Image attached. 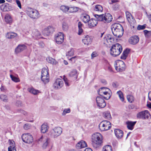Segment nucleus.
<instances>
[{
  "label": "nucleus",
  "instance_id": "5fc2aeb1",
  "mask_svg": "<svg viewBox=\"0 0 151 151\" xmlns=\"http://www.w3.org/2000/svg\"><path fill=\"white\" fill-rule=\"evenodd\" d=\"M112 8L114 10H118L119 9V5L118 4H115L113 5Z\"/></svg>",
  "mask_w": 151,
  "mask_h": 151
},
{
  "label": "nucleus",
  "instance_id": "6e6552de",
  "mask_svg": "<svg viewBox=\"0 0 151 151\" xmlns=\"http://www.w3.org/2000/svg\"><path fill=\"white\" fill-rule=\"evenodd\" d=\"M22 138L23 142L26 143H31L33 141L32 136L28 133H24L22 134Z\"/></svg>",
  "mask_w": 151,
  "mask_h": 151
},
{
  "label": "nucleus",
  "instance_id": "f704fd0d",
  "mask_svg": "<svg viewBox=\"0 0 151 151\" xmlns=\"http://www.w3.org/2000/svg\"><path fill=\"white\" fill-rule=\"evenodd\" d=\"M95 11L99 12H101L103 10V8L102 6L100 5H97L95 6L94 8Z\"/></svg>",
  "mask_w": 151,
  "mask_h": 151
},
{
  "label": "nucleus",
  "instance_id": "4d7b16f0",
  "mask_svg": "<svg viewBox=\"0 0 151 151\" xmlns=\"http://www.w3.org/2000/svg\"><path fill=\"white\" fill-rule=\"evenodd\" d=\"M63 79L64 81L65 84L66 86H70V84L68 82V80L65 76L64 77Z\"/></svg>",
  "mask_w": 151,
  "mask_h": 151
},
{
  "label": "nucleus",
  "instance_id": "864d4df0",
  "mask_svg": "<svg viewBox=\"0 0 151 151\" xmlns=\"http://www.w3.org/2000/svg\"><path fill=\"white\" fill-rule=\"evenodd\" d=\"M31 125L29 124H26L23 126L24 129L26 130L30 129L31 128Z\"/></svg>",
  "mask_w": 151,
  "mask_h": 151
},
{
  "label": "nucleus",
  "instance_id": "7ed1b4c3",
  "mask_svg": "<svg viewBox=\"0 0 151 151\" xmlns=\"http://www.w3.org/2000/svg\"><path fill=\"white\" fill-rule=\"evenodd\" d=\"M122 51V47L119 43H116L113 45L110 49L111 55L115 57L119 55Z\"/></svg>",
  "mask_w": 151,
  "mask_h": 151
},
{
  "label": "nucleus",
  "instance_id": "bf43d9fd",
  "mask_svg": "<svg viewBox=\"0 0 151 151\" xmlns=\"http://www.w3.org/2000/svg\"><path fill=\"white\" fill-rule=\"evenodd\" d=\"M146 37H149L150 35V32L148 30H145L143 31Z\"/></svg>",
  "mask_w": 151,
  "mask_h": 151
},
{
  "label": "nucleus",
  "instance_id": "7c9ffc66",
  "mask_svg": "<svg viewBox=\"0 0 151 151\" xmlns=\"http://www.w3.org/2000/svg\"><path fill=\"white\" fill-rule=\"evenodd\" d=\"M60 9L63 12L66 13H68L69 7L68 6L65 5H62L60 6Z\"/></svg>",
  "mask_w": 151,
  "mask_h": 151
},
{
  "label": "nucleus",
  "instance_id": "b1692460",
  "mask_svg": "<svg viewBox=\"0 0 151 151\" xmlns=\"http://www.w3.org/2000/svg\"><path fill=\"white\" fill-rule=\"evenodd\" d=\"M81 18L82 21L85 23H87L90 19L89 16L86 14H82L81 16Z\"/></svg>",
  "mask_w": 151,
  "mask_h": 151
},
{
  "label": "nucleus",
  "instance_id": "79ce46f5",
  "mask_svg": "<svg viewBox=\"0 0 151 151\" xmlns=\"http://www.w3.org/2000/svg\"><path fill=\"white\" fill-rule=\"evenodd\" d=\"M41 76H49L48 72L46 68H43L42 70Z\"/></svg>",
  "mask_w": 151,
  "mask_h": 151
},
{
  "label": "nucleus",
  "instance_id": "a18cd8bd",
  "mask_svg": "<svg viewBox=\"0 0 151 151\" xmlns=\"http://www.w3.org/2000/svg\"><path fill=\"white\" fill-rule=\"evenodd\" d=\"M10 76L12 80L13 81L15 82H18L20 81V80L19 78L14 76L12 74H10Z\"/></svg>",
  "mask_w": 151,
  "mask_h": 151
},
{
  "label": "nucleus",
  "instance_id": "338daca9",
  "mask_svg": "<svg viewBox=\"0 0 151 151\" xmlns=\"http://www.w3.org/2000/svg\"><path fill=\"white\" fill-rule=\"evenodd\" d=\"M39 46L41 47H43L44 46V44L42 42H40L39 43Z\"/></svg>",
  "mask_w": 151,
  "mask_h": 151
},
{
  "label": "nucleus",
  "instance_id": "8fccbe9b",
  "mask_svg": "<svg viewBox=\"0 0 151 151\" xmlns=\"http://www.w3.org/2000/svg\"><path fill=\"white\" fill-rule=\"evenodd\" d=\"M127 99L129 102L132 103L133 102L134 100V97L132 95H129L127 96Z\"/></svg>",
  "mask_w": 151,
  "mask_h": 151
},
{
  "label": "nucleus",
  "instance_id": "c9c22d12",
  "mask_svg": "<svg viewBox=\"0 0 151 151\" xmlns=\"http://www.w3.org/2000/svg\"><path fill=\"white\" fill-rule=\"evenodd\" d=\"M41 79L44 83H47L49 81V76H41Z\"/></svg>",
  "mask_w": 151,
  "mask_h": 151
},
{
  "label": "nucleus",
  "instance_id": "1a4fd4ad",
  "mask_svg": "<svg viewBox=\"0 0 151 151\" xmlns=\"http://www.w3.org/2000/svg\"><path fill=\"white\" fill-rule=\"evenodd\" d=\"M27 14L30 18L33 19H37L39 17V13L36 9H30L28 10Z\"/></svg>",
  "mask_w": 151,
  "mask_h": 151
},
{
  "label": "nucleus",
  "instance_id": "4468645a",
  "mask_svg": "<svg viewBox=\"0 0 151 151\" xmlns=\"http://www.w3.org/2000/svg\"><path fill=\"white\" fill-rule=\"evenodd\" d=\"M96 100L97 106L98 107L101 108H103L106 106V103L102 97L97 96L96 98Z\"/></svg>",
  "mask_w": 151,
  "mask_h": 151
},
{
  "label": "nucleus",
  "instance_id": "ea45409f",
  "mask_svg": "<svg viewBox=\"0 0 151 151\" xmlns=\"http://www.w3.org/2000/svg\"><path fill=\"white\" fill-rule=\"evenodd\" d=\"M82 25L83 24L81 22H78V34L79 35H81V33L83 32V30L82 29Z\"/></svg>",
  "mask_w": 151,
  "mask_h": 151
},
{
  "label": "nucleus",
  "instance_id": "3c124183",
  "mask_svg": "<svg viewBox=\"0 0 151 151\" xmlns=\"http://www.w3.org/2000/svg\"><path fill=\"white\" fill-rule=\"evenodd\" d=\"M0 99L2 101L6 102L7 101V96L3 94H1L0 96Z\"/></svg>",
  "mask_w": 151,
  "mask_h": 151
},
{
  "label": "nucleus",
  "instance_id": "9b49d317",
  "mask_svg": "<svg viewBox=\"0 0 151 151\" xmlns=\"http://www.w3.org/2000/svg\"><path fill=\"white\" fill-rule=\"evenodd\" d=\"M114 39L111 35L108 34L105 35L104 38V44L110 45L114 43Z\"/></svg>",
  "mask_w": 151,
  "mask_h": 151
},
{
  "label": "nucleus",
  "instance_id": "423d86ee",
  "mask_svg": "<svg viewBox=\"0 0 151 151\" xmlns=\"http://www.w3.org/2000/svg\"><path fill=\"white\" fill-rule=\"evenodd\" d=\"M62 132V128L60 127H57L51 130L49 134L52 137L56 138L60 136Z\"/></svg>",
  "mask_w": 151,
  "mask_h": 151
},
{
  "label": "nucleus",
  "instance_id": "603ef678",
  "mask_svg": "<svg viewBox=\"0 0 151 151\" xmlns=\"http://www.w3.org/2000/svg\"><path fill=\"white\" fill-rule=\"evenodd\" d=\"M74 54V50L72 48L70 51H69L66 54L67 56H71L73 55Z\"/></svg>",
  "mask_w": 151,
  "mask_h": 151
},
{
  "label": "nucleus",
  "instance_id": "e433bc0d",
  "mask_svg": "<svg viewBox=\"0 0 151 151\" xmlns=\"http://www.w3.org/2000/svg\"><path fill=\"white\" fill-rule=\"evenodd\" d=\"M28 90L30 93L35 95L37 94L40 92L39 90H36L33 88H29Z\"/></svg>",
  "mask_w": 151,
  "mask_h": 151
},
{
  "label": "nucleus",
  "instance_id": "39448f33",
  "mask_svg": "<svg viewBox=\"0 0 151 151\" xmlns=\"http://www.w3.org/2000/svg\"><path fill=\"white\" fill-rule=\"evenodd\" d=\"M111 123L108 121L105 120L102 121L99 125V128L101 131L108 130L111 127Z\"/></svg>",
  "mask_w": 151,
  "mask_h": 151
},
{
  "label": "nucleus",
  "instance_id": "dca6fc26",
  "mask_svg": "<svg viewBox=\"0 0 151 151\" xmlns=\"http://www.w3.org/2000/svg\"><path fill=\"white\" fill-rule=\"evenodd\" d=\"M27 46L24 44H19L15 48L14 52L17 54L27 49Z\"/></svg>",
  "mask_w": 151,
  "mask_h": 151
},
{
  "label": "nucleus",
  "instance_id": "052dcab7",
  "mask_svg": "<svg viewBox=\"0 0 151 151\" xmlns=\"http://www.w3.org/2000/svg\"><path fill=\"white\" fill-rule=\"evenodd\" d=\"M110 97L111 95L109 93H108L105 96H103V97L106 100L109 99L110 98Z\"/></svg>",
  "mask_w": 151,
  "mask_h": 151
},
{
  "label": "nucleus",
  "instance_id": "de8ad7c7",
  "mask_svg": "<svg viewBox=\"0 0 151 151\" xmlns=\"http://www.w3.org/2000/svg\"><path fill=\"white\" fill-rule=\"evenodd\" d=\"M47 62L52 64H55L56 61L55 60L51 57H49L47 58Z\"/></svg>",
  "mask_w": 151,
  "mask_h": 151
},
{
  "label": "nucleus",
  "instance_id": "bb28decb",
  "mask_svg": "<svg viewBox=\"0 0 151 151\" xmlns=\"http://www.w3.org/2000/svg\"><path fill=\"white\" fill-rule=\"evenodd\" d=\"M137 122H132L131 121H128L126 122L127 125V128L129 129L132 130L133 129L134 127Z\"/></svg>",
  "mask_w": 151,
  "mask_h": 151
},
{
  "label": "nucleus",
  "instance_id": "412c9836",
  "mask_svg": "<svg viewBox=\"0 0 151 151\" xmlns=\"http://www.w3.org/2000/svg\"><path fill=\"white\" fill-rule=\"evenodd\" d=\"M88 23L89 27L92 28L96 25L97 21L96 19L92 18L90 19Z\"/></svg>",
  "mask_w": 151,
  "mask_h": 151
},
{
  "label": "nucleus",
  "instance_id": "4c0bfd02",
  "mask_svg": "<svg viewBox=\"0 0 151 151\" xmlns=\"http://www.w3.org/2000/svg\"><path fill=\"white\" fill-rule=\"evenodd\" d=\"M69 76L70 77H74L76 78L77 77V71L76 70H73L69 73Z\"/></svg>",
  "mask_w": 151,
  "mask_h": 151
},
{
  "label": "nucleus",
  "instance_id": "49530a36",
  "mask_svg": "<svg viewBox=\"0 0 151 151\" xmlns=\"http://www.w3.org/2000/svg\"><path fill=\"white\" fill-rule=\"evenodd\" d=\"M78 8L77 7H69L68 13H73L78 11Z\"/></svg>",
  "mask_w": 151,
  "mask_h": 151
},
{
  "label": "nucleus",
  "instance_id": "6e6d98bb",
  "mask_svg": "<svg viewBox=\"0 0 151 151\" xmlns=\"http://www.w3.org/2000/svg\"><path fill=\"white\" fill-rule=\"evenodd\" d=\"M70 112V109L69 108L66 109H64L62 113V115H65L67 113H69Z\"/></svg>",
  "mask_w": 151,
  "mask_h": 151
},
{
  "label": "nucleus",
  "instance_id": "4be33fe9",
  "mask_svg": "<svg viewBox=\"0 0 151 151\" xmlns=\"http://www.w3.org/2000/svg\"><path fill=\"white\" fill-rule=\"evenodd\" d=\"M112 16L110 14L108 13L104 15V23H106L110 22L112 20Z\"/></svg>",
  "mask_w": 151,
  "mask_h": 151
},
{
  "label": "nucleus",
  "instance_id": "2f4dec72",
  "mask_svg": "<svg viewBox=\"0 0 151 151\" xmlns=\"http://www.w3.org/2000/svg\"><path fill=\"white\" fill-rule=\"evenodd\" d=\"M94 16L97 21H102L104 22V14H95Z\"/></svg>",
  "mask_w": 151,
  "mask_h": 151
},
{
  "label": "nucleus",
  "instance_id": "13d9d810",
  "mask_svg": "<svg viewBox=\"0 0 151 151\" xmlns=\"http://www.w3.org/2000/svg\"><path fill=\"white\" fill-rule=\"evenodd\" d=\"M146 25L144 24L142 25H138L137 27V29L138 30L143 29L145 28Z\"/></svg>",
  "mask_w": 151,
  "mask_h": 151
},
{
  "label": "nucleus",
  "instance_id": "393cba45",
  "mask_svg": "<svg viewBox=\"0 0 151 151\" xmlns=\"http://www.w3.org/2000/svg\"><path fill=\"white\" fill-rule=\"evenodd\" d=\"M114 132L115 135L118 138L121 139L122 137L123 132L122 130L118 129H116L114 130Z\"/></svg>",
  "mask_w": 151,
  "mask_h": 151
},
{
  "label": "nucleus",
  "instance_id": "0eeeda50",
  "mask_svg": "<svg viewBox=\"0 0 151 151\" xmlns=\"http://www.w3.org/2000/svg\"><path fill=\"white\" fill-rule=\"evenodd\" d=\"M17 113H20L24 116L26 117L28 120L29 122H32L34 121L33 119V116L32 114L28 113L27 112L22 109H17Z\"/></svg>",
  "mask_w": 151,
  "mask_h": 151
},
{
  "label": "nucleus",
  "instance_id": "69168bd1",
  "mask_svg": "<svg viewBox=\"0 0 151 151\" xmlns=\"http://www.w3.org/2000/svg\"><path fill=\"white\" fill-rule=\"evenodd\" d=\"M16 2L19 8H21V5L20 1L19 0H16Z\"/></svg>",
  "mask_w": 151,
  "mask_h": 151
},
{
  "label": "nucleus",
  "instance_id": "37998d69",
  "mask_svg": "<svg viewBox=\"0 0 151 151\" xmlns=\"http://www.w3.org/2000/svg\"><path fill=\"white\" fill-rule=\"evenodd\" d=\"M103 151H112V147L109 145L105 146L103 147Z\"/></svg>",
  "mask_w": 151,
  "mask_h": 151
},
{
  "label": "nucleus",
  "instance_id": "aec40b11",
  "mask_svg": "<svg viewBox=\"0 0 151 151\" xmlns=\"http://www.w3.org/2000/svg\"><path fill=\"white\" fill-rule=\"evenodd\" d=\"M92 40L93 38L92 37L87 35L85 37L82 41L85 45H88L91 43Z\"/></svg>",
  "mask_w": 151,
  "mask_h": 151
},
{
  "label": "nucleus",
  "instance_id": "c756f323",
  "mask_svg": "<svg viewBox=\"0 0 151 151\" xmlns=\"http://www.w3.org/2000/svg\"><path fill=\"white\" fill-rule=\"evenodd\" d=\"M9 141L10 144L11 145L8 147V151H16V149L14 145V141L10 140Z\"/></svg>",
  "mask_w": 151,
  "mask_h": 151
},
{
  "label": "nucleus",
  "instance_id": "680f3d73",
  "mask_svg": "<svg viewBox=\"0 0 151 151\" xmlns=\"http://www.w3.org/2000/svg\"><path fill=\"white\" fill-rule=\"evenodd\" d=\"M112 85L114 88H116L119 86V84L116 82H114L112 83Z\"/></svg>",
  "mask_w": 151,
  "mask_h": 151
},
{
  "label": "nucleus",
  "instance_id": "a878e982",
  "mask_svg": "<svg viewBox=\"0 0 151 151\" xmlns=\"http://www.w3.org/2000/svg\"><path fill=\"white\" fill-rule=\"evenodd\" d=\"M49 128V127L47 124L44 123L41 126V131L42 133H45L48 131Z\"/></svg>",
  "mask_w": 151,
  "mask_h": 151
},
{
  "label": "nucleus",
  "instance_id": "2eb2a0df",
  "mask_svg": "<svg viewBox=\"0 0 151 151\" xmlns=\"http://www.w3.org/2000/svg\"><path fill=\"white\" fill-rule=\"evenodd\" d=\"M63 85L62 80L60 78L57 79L54 83L53 86L55 89L60 88Z\"/></svg>",
  "mask_w": 151,
  "mask_h": 151
},
{
  "label": "nucleus",
  "instance_id": "f3484780",
  "mask_svg": "<svg viewBox=\"0 0 151 151\" xmlns=\"http://www.w3.org/2000/svg\"><path fill=\"white\" fill-rule=\"evenodd\" d=\"M54 31V29L52 26H49L47 28H45L42 32L44 35L48 36L50 34L52 33Z\"/></svg>",
  "mask_w": 151,
  "mask_h": 151
},
{
  "label": "nucleus",
  "instance_id": "774afa93",
  "mask_svg": "<svg viewBox=\"0 0 151 151\" xmlns=\"http://www.w3.org/2000/svg\"><path fill=\"white\" fill-rule=\"evenodd\" d=\"M97 53L96 52H93L91 54V57L92 58H94L96 57V55Z\"/></svg>",
  "mask_w": 151,
  "mask_h": 151
},
{
  "label": "nucleus",
  "instance_id": "473e14b6",
  "mask_svg": "<svg viewBox=\"0 0 151 151\" xmlns=\"http://www.w3.org/2000/svg\"><path fill=\"white\" fill-rule=\"evenodd\" d=\"M106 90L110 91V89L108 88L103 87L99 89L98 91L99 94L101 96H103V93L106 91Z\"/></svg>",
  "mask_w": 151,
  "mask_h": 151
},
{
  "label": "nucleus",
  "instance_id": "58836bf2",
  "mask_svg": "<svg viewBox=\"0 0 151 151\" xmlns=\"http://www.w3.org/2000/svg\"><path fill=\"white\" fill-rule=\"evenodd\" d=\"M9 4L8 3H5L2 5L1 8H3L4 11H8L9 10Z\"/></svg>",
  "mask_w": 151,
  "mask_h": 151
},
{
  "label": "nucleus",
  "instance_id": "f03ea898",
  "mask_svg": "<svg viewBox=\"0 0 151 151\" xmlns=\"http://www.w3.org/2000/svg\"><path fill=\"white\" fill-rule=\"evenodd\" d=\"M91 139L92 145L95 148L102 142L103 137L99 133L96 132L93 134L92 136Z\"/></svg>",
  "mask_w": 151,
  "mask_h": 151
},
{
  "label": "nucleus",
  "instance_id": "ddd939ff",
  "mask_svg": "<svg viewBox=\"0 0 151 151\" xmlns=\"http://www.w3.org/2000/svg\"><path fill=\"white\" fill-rule=\"evenodd\" d=\"M55 38L57 43L58 44H61L63 42L64 35L62 33L59 32L55 35Z\"/></svg>",
  "mask_w": 151,
  "mask_h": 151
},
{
  "label": "nucleus",
  "instance_id": "09e8293b",
  "mask_svg": "<svg viewBox=\"0 0 151 151\" xmlns=\"http://www.w3.org/2000/svg\"><path fill=\"white\" fill-rule=\"evenodd\" d=\"M63 29L65 31H67L68 29V24L65 22H63L62 24Z\"/></svg>",
  "mask_w": 151,
  "mask_h": 151
},
{
  "label": "nucleus",
  "instance_id": "5701e85b",
  "mask_svg": "<svg viewBox=\"0 0 151 151\" xmlns=\"http://www.w3.org/2000/svg\"><path fill=\"white\" fill-rule=\"evenodd\" d=\"M87 144L86 142L83 140H81L76 144V147L77 149H80L81 148H84L87 147Z\"/></svg>",
  "mask_w": 151,
  "mask_h": 151
},
{
  "label": "nucleus",
  "instance_id": "0e129e2a",
  "mask_svg": "<svg viewBox=\"0 0 151 151\" xmlns=\"http://www.w3.org/2000/svg\"><path fill=\"white\" fill-rule=\"evenodd\" d=\"M16 104L18 107L21 106H22V102L20 101H17Z\"/></svg>",
  "mask_w": 151,
  "mask_h": 151
},
{
  "label": "nucleus",
  "instance_id": "f8f14e48",
  "mask_svg": "<svg viewBox=\"0 0 151 151\" xmlns=\"http://www.w3.org/2000/svg\"><path fill=\"white\" fill-rule=\"evenodd\" d=\"M115 69L117 71L122 72L124 70L125 65L122 60H120L116 63V66H115Z\"/></svg>",
  "mask_w": 151,
  "mask_h": 151
},
{
  "label": "nucleus",
  "instance_id": "c85d7f7f",
  "mask_svg": "<svg viewBox=\"0 0 151 151\" xmlns=\"http://www.w3.org/2000/svg\"><path fill=\"white\" fill-rule=\"evenodd\" d=\"M130 50L129 49H126L123 52L121 56V58L122 59L125 60L127 57Z\"/></svg>",
  "mask_w": 151,
  "mask_h": 151
},
{
  "label": "nucleus",
  "instance_id": "a211bd4d",
  "mask_svg": "<svg viewBox=\"0 0 151 151\" xmlns=\"http://www.w3.org/2000/svg\"><path fill=\"white\" fill-rule=\"evenodd\" d=\"M139 40V37L137 35H134L131 37L129 38L128 41L130 44L135 45L138 42Z\"/></svg>",
  "mask_w": 151,
  "mask_h": 151
},
{
  "label": "nucleus",
  "instance_id": "6ab92c4d",
  "mask_svg": "<svg viewBox=\"0 0 151 151\" xmlns=\"http://www.w3.org/2000/svg\"><path fill=\"white\" fill-rule=\"evenodd\" d=\"M126 14L127 20L129 23L133 24L135 23V20L134 18L129 12H126Z\"/></svg>",
  "mask_w": 151,
  "mask_h": 151
},
{
  "label": "nucleus",
  "instance_id": "c03bdc74",
  "mask_svg": "<svg viewBox=\"0 0 151 151\" xmlns=\"http://www.w3.org/2000/svg\"><path fill=\"white\" fill-rule=\"evenodd\" d=\"M5 22L8 23H11L12 22L11 17V16L9 15H6L5 17Z\"/></svg>",
  "mask_w": 151,
  "mask_h": 151
},
{
  "label": "nucleus",
  "instance_id": "9d476101",
  "mask_svg": "<svg viewBox=\"0 0 151 151\" xmlns=\"http://www.w3.org/2000/svg\"><path fill=\"white\" fill-rule=\"evenodd\" d=\"M150 115L148 111L145 110L138 113L137 114V117L138 119L145 120L148 119Z\"/></svg>",
  "mask_w": 151,
  "mask_h": 151
},
{
  "label": "nucleus",
  "instance_id": "f257e3e1",
  "mask_svg": "<svg viewBox=\"0 0 151 151\" xmlns=\"http://www.w3.org/2000/svg\"><path fill=\"white\" fill-rule=\"evenodd\" d=\"M111 29L113 34L116 37H121L123 35V27L119 23H115L112 24L111 26Z\"/></svg>",
  "mask_w": 151,
  "mask_h": 151
},
{
  "label": "nucleus",
  "instance_id": "cd10ccee",
  "mask_svg": "<svg viewBox=\"0 0 151 151\" xmlns=\"http://www.w3.org/2000/svg\"><path fill=\"white\" fill-rule=\"evenodd\" d=\"M18 35L17 33L14 32H9L6 35V37L9 39H12L17 37Z\"/></svg>",
  "mask_w": 151,
  "mask_h": 151
},
{
  "label": "nucleus",
  "instance_id": "20e7f679",
  "mask_svg": "<svg viewBox=\"0 0 151 151\" xmlns=\"http://www.w3.org/2000/svg\"><path fill=\"white\" fill-rule=\"evenodd\" d=\"M37 141L39 143H43L42 147L44 148H45L49 146L51 143L50 139L45 136H41L37 139Z\"/></svg>",
  "mask_w": 151,
  "mask_h": 151
},
{
  "label": "nucleus",
  "instance_id": "e2e57ef3",
  "mask_svg": "<svg viewBox=\"0 0 151 151\" xmlns=\"http://www.w3.org/2000/svg\"><path fill=\"white\" fill-rule=\"evenodd\" d=\"M109 3L110 4H111L113 3H116L119 1L118 0H109Z\"/></svg>",
  "mask_w": 151,
  "mask_h": 151
},
{
  "label": "nucleus",
  "instance_id": "a19ab883",
  "mask_svg": "<svg viewBox=\"0 0 151 151\" xmlns=\"http://www.w3.org/2000/svg\"><path fill=\"white\" fill-rule=\"evenodd\" d=\"M117 94L118 95L120 100L122 101H123L124 100V98L122 92L121 91H119L117 92Z\"/></svg>",
  "mask_w": 151,
  "mask_h": 151
},
{
  "label": "nucleus",
  "instance_id": "72a5a7b5",
  "mask_svg": "<svg viewBox=\"0 0 151 151\" xmlns=\"http://www.w3.org/2000/svg\"><path fill=\"white\" fill-rule=\"evenodd\" d=\"M103 117L106 119H110L111 118V116L109 111H105L103 113Z\"/></svg>",
  "mask_w": 151,
  "mask_h": 151
}]
</instances>
